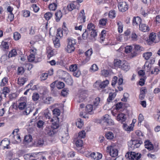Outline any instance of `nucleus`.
<instances>
[{
  "mask_svg": "<svg viewBox=\"0 0 160 160\" xmlns=\"http://www.w3.org/2000/svg\"><path fill=\"white\" fill-rule=\"evenodd\" d=\"M142 143L141 140L138 139L131 140L128 142L129 151L128 152L126 157L131 160H138L141 158V154L136 153L132 151L140 147Z\"/></svg>",
  "mask_w": 160,
  "mask_h": 160,
  "instance_id": "1",
  "label": "nucleus"
},
{
  "mask_svg": "<svg viewBox=\"0 0 160 160\" xmlns=\"http://www.w3.org/2000/svg\"><path fill=\"white\" fill-rule=\"evenodd\" d=\"M94 122L95 123L99 124L102 126L113 125L114 122L111 117L108 114L103 116L100 119H95Z\"/></svg>",
  "mask_w": 160,
  "mask_h": 160,
  "instance_id": "2",
  "label": "nucleus"
},
{
  "mask_svg": "<svg viewBox=\"0 0 160 160\" xmlns=\"http://www.w3.org/2000/svg\"><path fill=\"white\" fill-rule=\"evenodd\" d=\"M54 115L53 118L55 120L52 119V123L51 127L54 129L57 130V129L59 127V118L58 117L60 114V111H52Z\"/></svg>",
  "mask_w": 160,
  "mask_h": 160,
  "instance_id": "3",
  "label": "nucleus"
},
{
  "mask_svg": "<svg viewBox=\"0 0 160 160\" xmlns=\"http://www.w3.org/2000/svg\"><path fill=\"white\" fill-rule=\"evenodd\" d=\"M68 42L66 51L68 53H71L74 51L75 49L74 45L76 43V40L72 38H68L67 39Z\"/></svg>",
  "mask_w": 160,
  "mask_h": 160,
  "instance_id": "4",
  "label": "nucleus"
},
{
  "mask_svg": "<svg viewBox=\"0 0 160 160\" xmlns=\"http://www.w3.org/2000/svg\"><path fill=\"white\" fill-rule=\"evenodd\" d=\"M80 95L78 102H81L85 101L87 100V98L88 96V92L87 90L81 89L80 91Z\"/></svg>",
  "mask_w": 160,
  "mask_h": 160,
  "instance_id": "5",
  "label": "nucleus"
},
{
  "mask_svg": "<svg viewBox=\"0 0 160 160\" xmlns=\"http://www.w3.org/2000/svg\"><path fill=\"white\" fill-rule=\"evenodd\" d=\"M100 100V99L99 97L96 98L95 101L93 102V104H88L86 106V109L87 110H95L96 109L98 106Z\"/></svg>",
  "mask_w": 160,
  "mask_h": 160,
  "instance_id": "6",
  "label": "nucleus"
},
{
  "mask_svg": "<svg viewBox=\"0 0 160 160\" xmlns=\"http://www.w3.org/2000/svg\"><path fill=\"white\" fill-rule=\"evenodd\" d=\"M69 70L72 72L73 75L76 77H79L81 74V72L78 69L76 64H72L70 66Z\"/></svg>",
  "mask_w": 160,
  "mask_h": 160,
  "instance_id": "7",
  "label": "nucleus"
},
{
  "mask_svg": "<svg viewBox=\"0 0 160 160\" xmlns=\"http://www.w3.org/2000/svg\"><path fill=\"white\" fill-rule=\"evenodd\" d=\"M107 152L113 157H115L118 155V151L117 149L111 146H109L107 148Z\"/></svg>",
  "mask_w": 160,
  "mask_h": 160,
  "instance_id": "8",
  "label": "nucleus"
},
{
  "mask_svg": "<svg viewBox=\"0 0 160 160\" xmlns=\"http://www.w3.org/2000/svg\"><path fill=\"white\" fill-rule=\"evenodd\" d=\"M118 7L119 10L122 12H125L128 9V5L125 1L120 2Z\"/></svg>",
  "mask_w": 160,
  "mask_h": 160,
  "instance_id": "9",
  "label": "nucleus"
},
{
  "mask_svg": "<svg viewBox=\"0 0 160 160\" xmlns=\"http://www.w3.org/2000/svg\"><path fill=\"white\" fill-rule=\"evenodd\" d=\"M57 132V130L54 129L51 126L46 127L45 128V132L46 134L50 136H53Z\"/></svg>",
  "mask_w": 160,
  "mask_h": 160,
  "instance_id": "10",
  "label": "nucleus"
},
{
  "mask_svg": "<svg viewBox=\"0 0 160 160\" xmlns=\"http://www.w3.org/2000/svg\"><path fill=\"white\" fill-rule=\"evenodd\" d=\"M82 141L81 139H78L77 140L75 143L76 147L75 149L77 150L78 152L80 153H83L84 149L82 148Z\"/></svg>",
  "mask_w": 160,
  "mask_h": 160,
  "instance_id": "11",
  "label": "nucleus"
},
{
  "mask_svg": "<svg viewBox=\"0 0 160 160\" xmlns=\"http://www.w3.org/2000/svg\"><path fill=\"white\" fill-rule=\"evenodd\" d=\"M90 156L91 158L95 160H98L101 159L102 158V155L101 153L96 152V153L93 152L91 154L88 153V155H86L87 157Z\"/></svg>",
  "mask_w": 160,
  "mask_h": 160,
  "instance_id": "12",
  "label": "nucleus"
},
{
  "mask_svg": "<svg viewBox=\"0 0 160 160\" xmlns=\"http://www.w3.org/2000/svg\"><path fill=\"white\" fill-rule=\"evenodd\" d=\"M63 135H62V133H59V137L62 142L64 143H65L67 141L68 139L69 138L68 133L62 132V133Z\"/></svg>",
  "mask_w": 160,
  "mask_h": 160,
  "instance_id": "13",
  "label": "nucleus"
},
{
  "mask_svg": "<svg viewBox=\"0 0 160 160\" xmlns=\"http://www.w3.org/2000/svg\"><path fill=\"white\" fill-rule=\"evenodd\" d=\"M79 4L77 1H73L68 5L67 6L68 10L69 11H72L73 9L77 8L78 7V5Z\"/></svg>",
  "mask_w": 160,
  "mask_h": 160,
  "instance_id": "14",
  "label": "nucleus"
},
{
  "mask_svg": "<svg viewBox=\"0 0 160 160\" xmlns=\"http://www.w3.org/2000/svg\"><path fill=\"white\" fill-rule=\"evenodd\" d=\"M132 47L131 46H127L126 47L125 50V52L127 53L131 52V57H134L137 55V53L136 51L133 50L132 52Z\"/></svg>",
  "mask_w": 160,
  "mask_h": 160,
  "instance_id": "15",
  "label": "nucleus"
},
{
  "mask_svg": "<svg viewBox=\"0 0 160 160\" xmlns=\"http://www.w3.org/2000/svg\"><path fill=\"white\" fill-rule=\"evenodd\" d=\"M141 22L142 19L139 17H134L132 20V24L134 26L138 27L141 24Z\"/></svg>",
  "mask_w": 160,
  "mask_h": 160,
  "instance_id": "16",
  "label": "nucleus"
},
{
  "mask_svg": "<svg viewBox=\"0 0 160 160\" xmlns=\"http://www.w3.org/2000/svg\"><path fill=\"white\" fill-rule=\"evenodd\" d=\"M126 119V115L123 113H121L118 114L117 116V120L121 123L125 122Z\"/></svg>",
  "mask_w": 160,
  "mask_h": 160,
  "instance_id": "17",
  "label": "nucleus"
},
{
  "mask_svg": "<svg viewBox=\"0 0 160 160\" xmlns=\"http://www.w3.org/2000/svg\"><path fill=\"white\" fill-rule=\"evenodd\" d=\"M120 68L124 71H128L130 68V66L128 63L125 61H122V64Z\"/></svg>",
  "mask_w": 160,
  "mask_h": 160,
  "instance_id": "18",
  "label": "nucleus"
},
{
  "mask_svg": "<svg viewBox=\"0 0 160 160\" xmlns=\"http://www.w3.org/2000/svg\"><path fill=\"white\" fill-rule=\"evenodd\" d=\"M28 59L29 62H31L34 61L36 63L40 62L41 60V58H38V60H36L35 56L34 55V54H31L28 57Z\"/></svg>",
  "mask_w": 160,
  "mask_h": 160,
  "instance_id": "19",
  "label": "nucleus"
},
{
  "mask_svg": "<svg viewBox=\"0 0 160 160\" xmlns=\"http://www.w3.org/2000/svg\"><path fill=\"white\" fill-rule=\"evenodd\" d=\"M10 143V140L7 138H5L1 141V143H2L3 149L5 148L8 149V147Z\"/></svg>",
  "mask_w": 160,
  "mask_h": 160,
  "instance_id": "20",
  "label": "nucleus"
},
{
  "mask_svg": "<svg viewBox=\"0 0 160 160\" xmlns=\"http://www.w3.org/2000/svg\"><path fill=\"white\" fill-rule=\"evenodd\" d=\"M139 29L142 32H146L149 30V27L145 24H142L139 25Z\"/></svg>",
  "mask_w": 160,
  "mask_h": 160,
  "instance_id": "21",
  "label": "nucleus"
},
{
  "mask_svg": "<svg viewBox=\"0 0 160 160\" xmlns=\"http://www.w3.org/2000/svg\"><path fill=\"white\" fill-rule=\"evenodd\" d=\"M152 67V66L150 64L148 63V62L147 61L145 62L143 66V69L144 70V71L147 72H150L151 71Z\"/></svg>",
  "mask_w": 160,
  "mask_h": 160,
  "instance_id": "22",
  "label": "nucleus"
},
{
  "mask_svg": "<svg viewBox=\"0 0 160 160\" xmlns=\"http://www.w3.org/2000/svg\"><path fill=\"white\" fill-rule=\"evenodd\" d=\"M145 148L149 151L152 150L153 149V146L152 143L149 141H146L144 142Z\"/></svg>",
  "mask_w": 160,
  "mask_h": 160,
  "instance_id": "23",
  "label": "nucleus"
},
{
  "mask_svg": "<svg viewBox=\"0 0 160 160\" xmlns=\"http://www.w3.org/2000/svg\"><path fill=\"white\" fill-rule=\"evenodd\" d=\"M44 143V141L42 139L40 138L34 142V146L36 147H41L43 146Z\"/></svg>",
  "mask_w": 160,
  "mask_h": 160,
  "instance_id": "24",
  "label": "nucleus"
},
{
  "mask_svg": "<svg viewBox=\"0 0 160 160\" xmlns=\"http://www.w3.org/2000/svg\"><path fill=\"white\" fill-rule=\"evenodd\" d=\"M55 19L57 22H58L62 17V14L60 10L58 11L55 13Z\"/></svg>",
  "mask_w": 160,
  "mask_h": 160,
  "instance_id": "25",
  "label": "nucleus"
},
{
  "mask_svg": "<svg viewBox=\"0 0 160 160\" xmlns=\"http://www.w3.org/2000/svg\"><path fill=\"white\" fill-rule=\"evenodd\" d=\"M152 55V53L151 52H148L144 53L142 54V56L145 60H148L149 59Z\"/></svg>",
  "mask_w": 160,
  "mask_h": 160,
  "instance_id": "26",
  "label": "nucleus"
},
{
  "mask_svg": "<svg viewBox=\"0 0 160 160\" xmlns=\"http://www.w3.org/2000/svg\"><path fill=\"white\" fill-rule=\"evenodd\" d=\"M146 89L145 88H142L141 89L140 92V94L139 95V98L141 100H142L144 99L145 96V92Z\"/></svg>",
  "mask_w": 160,
  "mask_h": 160,
  "instance_id": "27",
  "label": "nucleus"
},
{
  "mask_svg": "<svg viewBox=\"0 0 160 160\" xmlns=\"http://www.w3.org/2000/svg\"><path fill=\"white\" fill-rule=\"evenodd\" d=\"M109 83L108 80H106L98 83L99 87L101 88H105Z\"/></svg>",
  "mask_w": 160,
  "mask_h": 160,
  "instance_id": "28",
  "label": "nucleus"
},
{
  "mask_svg": "<svg viewBox=\"0 0 160 160\" xmlns=\"http://www.w3.org/2000/svg\"><path fill=\"white\" fill-rule=\"evenodd\" d=\"M76 125L80 128H81L83 125V121L80 118H78L77 119V121L76 122Z\"/></svg>",
  "mask_w": 160,
  "mask_h": 160,
  "instance_id": "29",
  "label": "nucleus"
},
{
  "mask_svg": "<svg viewBox=\"0 0 160 160\" xmlns=\"http://www.w3.org/2000/svg\"><path fill=\"white\" fill-rule=\"evenodd\" d=\"M28 79L27 78H20L18 79V83L20 86H22L27 81Z\"/></svg>",
  "mask_w": 160,
  "mask_h": 160,
  "instance_id": "30",
  "label": "nucleus"
},
{
  "mask_svg": "<svg viewBox=\"0 0 160 160\" xmlns=\"http://www.w3.org/2000/svg\"><path fill=\"white\" fill-rule=\"evenodd\" d=\"M37 126L39 128H43L45 125V122L42 120H39L37 123Z\"/></svg>",
  "mask_w": 160,
  "mask_h": 160,
  "instance_id": "31",
  "label": "nucleus"
},
{
  "mask_svg": "<svg viewBox=\"0 0 160 160\" xmlns=\"http://www.w3.org/2000/svg\"><path fill=\"white\" fill-rule=\"evenodd\" d=\"M53 42L54 46L56 48H58L60 47L59 40L57 37H55L54 39L53 38Z\"/></svg>",
  "mask_w": 160,
  "mask_h": 160,
  "instance_id": "32",
  "label": "nucleus"
},
{
  "mask_svg": "<svg viewBox=\"0 0 160 160\" xmlns=\"http://www.w3.org/2000/svg\"><path fill=\"white\" fill-rule=\"evenodd\" d=\"M116 93L115 92H110L109 94V96L107 99L108 102H110L116 96Z\"/></svg>",
  "mask_w": 160,
  "mask_h": 160,
  "instance_id": "33",
  "label": "nucleus"
},
{
  "mask_svg": "<svg viewBox=\"0 0 160 160\" xmlns=\"http://www.w3.org/2000/svg\"><path fill=\"white\" fill-rule=\"evenodd\" d=\"M122 127L124 130L128 131L132 130L133 128L131 126H129L126 123H123Z\"/></svg>",
  "mask_w": 160,
  "mask_h": 160,
  "instance_id": "34",
  "label": "nucleus"
},
{
  "mask_svg": "<svg viewBox=\"0 0 160 160\" xmlns=\"http://www.w3.org/2000/svg\"><path fill=\"white\" fill-rule=\"evenodd\" d=\"M57 7V4L56 3L52 2L49 5V8L50 10H55Z\"/></svg>",
  "mask_w": 160,
  "mask_h": 160,
  "instance_id": "35",
  "label": "nucleus"
},
{
  "mask_svg": "<svg viewBox=\"0 0 160 160\" xmlns=\"http://www.w3.org/2000/svg\"><path fill=\"white\" fill-rule=\"evenodd\" d=\"M26 106V103L24 101H22L19 103L18 108L20 110H23L25 108Z\"/></svg>",
  "mask_w": 160,
  "mask_h": 160,
  "instance_id": "36",
  "label": "nucleus"
},
{
  "mask_svg": "<svg viewBox=\"0 0 160 160\" xmlns=\"http://www.w3.org/2000/svg\"><path fill=\"white\" fill-rule=\"evenodd\" d=\"M105 137L108 139L111 140L113 139L114 135L112 132H108L106 134Z\"/></svg>",
  "mask_w": 160,
  "mask_h": 160,
  "instance_id": "37",
  "label": "nucleus"
},
{
  "mask_svg": "<svg viewBox=\"0 0 160 160\" xmlns=\"http://www.w3.org/2000/svg\"><path fill=\"white\" fill-rule=\"evenodd\" d=\"M52 15L51 12H48L45 14L44 17L47 20H48L52 17Z\"/></svg>",
  "mask_w": 160,
  "mask_h": 160,
  "instance_id": "38",
  "label": "nucleus"
},
{
  "mask_svg": "<svg viewBox=\"0 0 160 160\" xmlns=\"http://www.w3.org/2000/svg\"><path fill=\"white\" fill-rule=\"evenodd\" d=\"M47 53L48 54V57L50 58L54 55V52L53 50L48 48H47Z\"/></svg>",
  "mask_w": 160,
  "mask_h": 160,
  "instance_id": "39",
  "label": "nucleus"
},
{
  "mask_svg": "<svg viewBox=\"0 0 160 160\" xmlns=\"http://www.w3.org/2000/svg\"><path fill=\"white\" fill-rule=\"evenodd\" d=\"M17 55V52L16 49H13L11 50L9 54L8 57L11 58Z\"/></svg>",
  "mask_w": 160,
  "mask_h": 160,
  "instance_id": "40",
  "label": "nucleus"
},
{
  "mask_svg": "<svg viewBox=\"0 0 160 160\" xmlns=\"http://www.w3.org/2000/svg\"><path fill=\"white\" fill-rule=\"evenodd\" d=\"M9 92V89L7 87H4L3 88L2 90V95H4V97H6L7 94Z\"/></svg>",
  "mask_w": 160,
  "mask_h": 160,
  "instance_id": "41",
  "label": "nucleus"
},
{
  "mask_svg": "<svg viewBox=\"0 0 160 160\" xmlns=\"http://www.w3.org/2000/svg\"><path fill=\"white\" fill-rule=\"evenodd\" d=\"M83 112H80V116L85 118H88V111H83Z\"/></svg>",
  "mask_w": 160,
  "mask_h": 160,
  "instance_id": "42",
  "label": "nucleus"
},
{
  "mask_svg": "<svg viewBox=\"0 0 160 160\" xmlns=\"http://www.w3.org/2000/svg\"><path fill=\"white\" fill-rule=\"evenodd\" d=\"M32 139V137L31 135H26L24 137V142L28 143L30 142Z\"/></svg>",
  "mask_w": 160,
  "mask_h": 160,
  "instance_id": "43",
  "label": "nucleus"
},
{
  "mask_svg": "<svg viewBox=\"0 0 160 160\" xmlns=\"http://www.w3.org/2000/svg\"><path fill=\"white\" fill-rule=\"evenodd\" d=\"M94 24L92 23H90L88 24L86 30H88V32H90V31L94 30Z\"/></svg>",
  "mask_w": 160,
  "mask_h": 160,
  "instance_id": "44",
  "label": "nucleus"
},
{
  "mask_svg": "<svg viewBox=\"0 0 160 160\" xmlns=\"http://www.w3.org/2000/svg\"><path fill=\"white\" fill-rule=\"evenodd\" d=\"M134 49L136 51L139 52L143 51L144 50V48L138 45H134Z\"/></svg>",
  "mask_w": 160,
  "mask_h": 160,
  "instance_id": "45",
  "label": "nucleus"
},
{
  "mask_svg": "<svg viewBox=\"0 0 160 160\" xmlns=\"http://www.w3.org/2000/svg\"><path fill=\"white\" fill-rule=\"evenodd\" d=\"M89 37V33L88 30H85L84 32L82 35V37L84 40H86L88 37Z\"/></svg>",
  "mask_w": 160,
  "mask_h": 160,
  "instance_id": "46",
  "label": "nucleus"
},
{
  "mask_svg": "<svg viewBox=\"0 0 160 160\" xmlns=\"http://www.w3.org/2000/svg\"><path fill=\"white\" fill-rule=\"evenodd\" d=\"M156 35L155 33L153 32L151 33L149 36V40L152 42H154L156 39Z\"/></svg>",
  "mask_w": 160,
  "mask_h": 160,
  "instance_id": "47",
  "label": "nucleus"
},
{
  "mask_svg": "<svg viewBox=\"0 0 160 160\" xmlns=\"http://www.w3.org/2000/svg\"><path fill=\"white\" fill-rule=\"evenodd\" d=\"M122 61L120 60H115L114 61V64L115 66H117L118 68H120V66L122 64Z\"/></svg>",
  "mask_w": 160,
  "mask_h": 160,
  "instance_id": "48",
  "label": "nucleus"
},
{
  "mask_svg": "<svg viewBox=\"0 0 160 160\" xmlns=\"http://www.w3.org/2000/svg\"><path fill=\"white\" fill-rule=\"evenodd\" d=\"M117 24L118 26V31L119 33H121L122 32L123 25L121 22H117Z\"/></svg>",
  "mask_w": 160,
  "mask_h": 160,
  "instance_id": "49",
  "label": "nucleus"
},
{
  "mask_svg": "<svg viewBox=\"0 0 160 160\" xmlns=\"http://www.w3.org/2000/svg\"><path fill=\"white\" fill-rule=\"evenodd\" d=\"M35 154L34 153H32L31 154L30 153L27 154H25L23 156V157L25 160H27L29 159L31 157H34Z\"/></svg>",
  "mask_w": 160,
  "mask_h": 160,
  "instance_id": "50",
  "label": "nucleus"
},
{
  "mask_svg": "<svg viewBox=\"0 0 160 160\" xmlns=\"http://www.w3.org/2000/svg\"><path fill=\"white\" fill-rule=\"evenodd\" d=\"M108 16L111 18H114L116 17V12L114 10H111L109 13Z\"/></svg>",
  "mask_w": 160,
  "mask_h": 160,
  "instance_id": "51",
  "label": "nucleus"
},
{
  "mask_svg": "<svg viewBox=\"0 0 160 160\" xmlns=\"http://www.w3.org/2000/svg\"><path fill=\"white\" fill-rule=\"evenodd\" d=\"M107 21V19L102 18L99 21V24L102 26H104L106 25Z\"/></svg>",
  "mask_w": 160,
  "mask_h": 160,
  "instance_id": "52",
  "label": "nucleus"
},
{
  "mask_svg": "<svg viewBox=\"0 0 160 160\" xmlns=\"http://www.w3.org/2000/svg\"><path fill=\"white\" fill-rule=\"evenodd\" d=\"M39 98V96L38 93H33L32 96V99L34 101H37L38 100Z\"/></svg>",
  "mask_w": 160,
  "mask_h": 160,
  "instance_id": "53",
  "label": "nucleus"
},
{
  "mask_svg": "<svg viewBox=\"0 0 160 160\" xmlns=\"http://www.w3.org/2000/svg\"><path fill=\"white\" fill-rule=\"evenodd\" d=\"M21 37L20 34L17 32H15L13 34V38L15 40H19Z\"/></svg>",
  "mask_w": 160,
  "mask_h": 160,
  "instance_id": "54",
  "label": "nucleus"
},
{
  "mask_svg": "<svg viewBox=\"0 0 160 160\" xmlns=\"http://www.w3.org/2000/svg\"><path fill=\"white\" fill-rule=\"evenodd\" d=\"M109 73L108 71L107 70L103 69L101 71V75L105 77H108Z\"/></svg>",
  "mask_w": 160,
  "mask_h": 160,
  "instance_id": "55",
  "label": "nucleus"
},
{
  "mask_svg": "<svg viewBox=\"0 0 160 160\" xmlns=\"http://www.w3.org/2000/svg\"><path fill=\"white\" fill-rule=\"evenodd\" d=\"M89 34L90 33V36L91 38H95L97 35V32L95 30H93L89 32Z\"/></svg>",
  "mask_w": 160,
  "mask_h": 160,
  "instance_id": "56",
  "label": "nucleus"
},
{
  "mask_svg": "<svg viewBox=\"0 0 160 160\" xmlns=\"http://www.w3.org/2000/svg\"><path fill=\"white\" fill-rule=\"evenodd\" d=\"M68 90L66 88H64L62 90L61 92V94L62 96L65 97L68 94Z\"/></svg>",
  "mask_w": 160,
  "mask_h": 160,
  "instance_id": "57",
  "label": "nucleus"
},
{
  "mask_svg": "<svg viewBox=\"0 0 160 160\" xmlns=\"http://www.w3.org/2000/svg\"><path fill=\"white\" fill-rule=\"evenodd\" d=\"M48 77V74L45 73L42 74L40 77V79L41 81L46 80Z\"/></svg>",
  "mask_w": 160,
  "mask_h": 160,
  "instance_id": "58",
  "label": "nucleus"
},
{
  "mask_svg": "<svg viewBox=\"0 0 160 160\" xmlns=\"http://www.w3.org/2000/svg\"><path fill=\"white\" fill-rule=\"evenodd\" d=\"M1 46L2 48L5 49H8V48L9 45L8 42H2V43Z\"/></svg>",
  "mask_w": 160,
  "mask_h": 160,
  "instance_id": "59",
  "label": "nucleus"
},
{
  "mask_svg": "<svg viewBox=\"0 0 160 160\" xmlns=\"http://www.w3.org/2000/svg\"><path fill=\"white\" fill-rule=\"evenodd\" d=\"M92 53V49H88L85 52V55L86 57H89Z\"/></svg>",
  "mask_w": 160,
  "mask_h": 160,
  "instance_id": "60",
  "label": "nucleus"
},
{
  "mask_svg": "<svg viewBox=\"0 0 160 160\" xmlns=\"http://www.w3.org/2000/svg\"><path fill=\"white\" fill-rule=\"evenodd\" d=\"M24 71L25 70L22 67H19L18 68V74H22Z\"/></svg>",
  "mask_w": 160,
  "mask_h": 160,
  "instance_id": "61",
  "label": "nucleus"
},
{
  "mask_svg": "<svg viewBox=\"0 0 160 160\" xmlns=\"http://www.w3.org/2000/svg\"><path fill=\"white\" fill-rule=\"evenodd\" d=\"M85 137V132L83 130L80 132L78 133V137L79 138H83Z\"/></svg>",
  "mask_w": 160,
  "mask_h": 160,
  "instance_id": "62",
  "label": "nucleus"
},
{
  "mask_svg": "<svg viewBox=\"0 0 160 160\" xmlns=\"http://www.w3.org/2000/svg\"><path fill=\"white\" fill-rule=\"evenodd\" d=\"M64 86V84L62 82H59L57 84V88L59 89L63 88Z\"/></svg>",
  "mask_w": 160,
  "mask_h": 160,
  "instance_id": "63",
  "label": "nucleus"
},
{
  "mask_svg": "<svg viewBox=\"0 0 160 160\" xmlns=\"http://www.w3.org/2000/svg\"><path fill=\"white\" fill-rule=\"evenodd\" d=\"M9 98L10 100H12L15 99L17 97V94L15 93L10 94L9 95Z\"/></svg>",
  "mask_w": 160,
  "mask_h": 160,
  "instance_id": "64",
  "label": "nucleus"
}]
</instances>
